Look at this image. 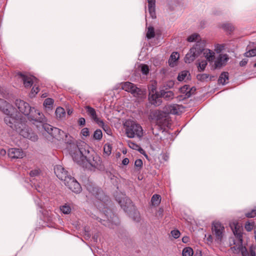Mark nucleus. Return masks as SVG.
Wrapping results in <instances>:
<instances>
[{
  "instance_id": "15",
  "label": "nucleus",
  "mask_w": 256,
  "mask_h": 256,
  "mask_svg": "<svg viewBox=\"0 0 256 256\" xmlns=\"http://www.w3.org/2000/svg\"><path fill=\"white\" fill-rule=\"evenodd\" d=\"M236 238L238 239V241L240 243H242V228L238 224H233L232 225L230 226Z\"/></svg>"
},
{
  "instance_id": "49",
  "label": "nucleus",
  "mask_w": 256,
  "mask_h": 256,
  "mask_svg": "<svg viewBox=\"0 0 256 256\" xmlns=\"http://www.w3.org/2000/svg\"><path fill=\"white\" fill-rule=\"evenodd\" d=\"M40 173V169H34L32 170L30 172V175L31 177H34L38 176Z\"/></svg>"
},
{
  "instance_id": "62",
  "label": "nucleus",
  "mask_w": 256,
  "mask_h": 256,
  "mask_svg": "<svg viewBox=\"0 0 256 256\" xmlns=\"http://www.w3.org/2000/svg\"><path fill=\"white\" fill-rule=\"evenodd\" d=\"M250 256H256L255 252L252 250H250Z\"/></svg>"
},
{
  "instance_id": "18",
  "label": "nucleus",
  "mask_w": 256,
  "mask_h": 256,
  "mask_svg": "<svg viewBox=\"0 0 256 256\" xmlns=\"http://www.w3.org/2000/svg\"><path fill=\"white\" fill-rule=\"evenodd\" d=\"M160 98V94H158L156 93L151 94V92H150L148 94V100L152 104L156 106L160 105L162 104V101Z\"/></svg>"
},
{
  "instance_id": "64",
  "label": "nucleus",
  "mask_w": 256,
  "mask_h": 256,
  "mask_svg": "<svg viewBox=\"0 0 256 256\" xmlns=\"http://www.w3.org/2000/svg\"><path fill=\"white\" fill-rule=\"evenodd\" d=\"M224 46H222L221 48V46L220 45H218L216 47V49L218 50H219L220 51L222 50V48H223Z\"/></svg>"
},
{
  "instance_id": "43",
  "label": "nucleus",
  "mask_w": 256,
  "mask_h": 256,
  "mask_svg": "<svg viewBox=\"0 0 256 256\" xmlns=\"http://www.w3.org/2000/svg\"><path fill=\"white\" fill-rule=\"evenodd\" d=\"M61 211L64 214H68L71 212V208L70 206L64 205L60 208Z\"/></svg>"
},
{
  "instance_id": "45",
  "label": "nucleus",
  "mask_w": 256,
  "mask_h": 256,
  "mask_svg": "<svg viewBox=\"0 0 256 256\" xmlns=\"http://www.w3.org/2000/svg\"><path fill=\"white\" fill-rule=\"evenodd\" d=\"M245 56L246 57L249 56H256V48L250 50H249L248 52H246L245 54Z\"/></svg>"
},
{
  "instance_id": "26",
  "label": "nucleus",
  "mask_w": 256,
  "mask_h": 256,
  "mask_svg": "<svg viewBox=\"0 0 256 256\" xmlns=\"http://www.w3.org/2000/svg\"><path fill=\"white\" fill-rule=\"evenodd\" d=\"M228 80V72H222L218 80V82L219 84L224 85L228 83L226 80Z\"/></svg>"
},
{
  "instance_id": "29",
  "label": "nucleus",
  "mask_w": 256,
  "mask_h": 256,
  "mask_svg": "<svg viewBox=\"0 0 256 256\" xmlns=\"http://www.w3.org/2000/svg\"><path fill=\"white\" fill-rule=\"evenodd\" d=\"M161 201V196L159 194H155L152 196L151 198V202L152 205L158 206Z\"/></svg>"
},
{
  "instance_id": "3",
  "label": "nucleus",
  "mask_w": 256,
  "mask_h": 256,
  "mask_svg": "<svg viewBox=\"0 0 256 256\" xmlns=\"http://www.w3.org/2000/svg\"><path fill=\"white\" fill-rule=\"evenodd\" d=\"M0 110L6 115L4 118L5 123L13 130H15L24 118L14 114L15 108L10 104L0 98Z\"/></svg>"
},
{
  "instance_id": "57",
  "label": "nucleus",
  "mask_w": 256,
  "mask_h": 256,
  "mask_svg": "<svg viewBox=\"0 0 256 256\" xmlns=\"http://www.w3.org/2000/svg\"><path fill=\"white\" fill-rule=\"evenodd\" d=\"M81 134L84 136H87L89 135V130L88 128H85L82 130Z\"/></svg>"
},
{
  "instance_id": "39",
  "label": "nucleus",
  "mask_w": 256,
  "mask_h": 256,
  "mask_svg": "<svg viewBox=\"0 0 256 256\" xmlns=\"http://www.w3.org/2000/svg\"><path fill=\"white\" fill-rule=\"evenodd\" d=\"M180 106L176 104H174L170 106V112L172 114H178V110L180 109Z\"/></svg>"
},
{
  "instance_id": "22",
  "label": "nucleus",
  "mask_w": 256,
  "mask_h": 256,
  "mask_svg": "<svg viewBox=\"0 0 256 256\" xmlns=\"http://www.w3.org/2000/svg\"><path fill=\"white\" fill-rule=\"evenodd\" d=\"M194 50L195 48H190V52L186 54L184 58V62L186 63L192 62L198 56L194 52Z\"/></svg>"
},
{
  "instance_id": "14",
  "label": "nucleus",
  "mask_w": 256,
  "mask_h": 256,
  "mask_svg": "<svg viewBox=\"0 0 256 256\" xmlns=\"http://www.w3.org/2000/svg\"><path fill=\"white\" fill-rule=\"evenodd\" d=\"M156 126L160 128V130H162L164 128L168 126V120L164 114L158 112L156 114Z\"/></svg>"
},
{
  "instance_id": "58",
  "label": "nucleus",
  "mask_w": 256,
  "mask_h": 256,
  "mask_svg": "<svg viewBox=\"0 0 256 256\" xmlns=\"http://www.w3.org/2000/svg\"><path fill=\"white\" fill-rule=\"evenodd\" d=\"M149 93L150 92L151 94H155L156 92V87L154 86H152L148 87Z\"/></svg>"
},
{
  "instance_id": "63",
  "label": "nucleus",
  "mask_w": 256,
  "mask_h": 256,
  "mask_svg": "<svg viewBox=\"0 0 256 256\" xmlns=\"http://www.w3.org/2000/svg\"><path fill=\"white\" fill-rule=\"evenodd\" d=\"M194 256H202L201 252H196Z\"/></svg>"
},
{
  "instance_id": "60",
  "label": "nucleus",
  "mask_w": 256,
  "mask_h": 256,
  "mask_svg": "<svg viewBox=\"0 0 256 256\" xmlns=\"http://www.w3.org/2000/svg\"><path fill=\"white\" fill-rule=\"evenodd\" d=\"M248 60L246 59L242 60L240 62V66H246V64L248 63Z\"/></svg>"
},
{
  "instance_id": "2",
  "label": "nucleus",
  "mask_w": 256,
  "mask_h": 256,
  "mask_svg": "<svg viewBox=\"0 0 256 256\" xmlns=\"http://www.w3.org/2000/svg\"><path fill=\"white\" fill-rule=\"evenodd\" d=\"M15 104L20 112L28 116L30 121L44 123L46 122V118L42 112L21 100H16Z\"/></svg>"
},
{
  "instance_id": "56",
  "label": "nucleus",
  "mask_w": 256,
  "mask_h": 256,
  "mask_svg": "<svg viewBox=\"0 0 256 256\" xmlns=\"http://www.w3.org/2000/svg\"><path fill=\"white\" fill-rule=\"evenodd\" d=\"M134 166L136 167L141 168L142 166V161L141 159H138L135 161Z\"/></svg>"
},
{
  "instance_id": "37",
  "label": "nucleus",
  "mask_w": 256,
  "mask_h": 256,
  "mask_svg": "<svg viewBox=\"0 0 256 256\" xmlns=\"http://www.w3.org/2000/svg\"><path fill=\"white\" fill-rule=\"evenodd\" d=\"M102 133L100 130L97 129L94 131L93 135V138L98 140H100L102 139Z\"/></svg>"
},
{
  "instance_id": "35",
  "label": "nucleus",
  "mask_w": 256,
  "mask_h": 256,
  "mask_svg": "<svg viewBox=\"0 0 256 256\" xmlns=\"http://www.w3.org/2000/svg\"><path fill=\"white\" fill-rule=\"evenodd\" d=\"M178 58H179V54L178 52H172L171 54L170 58H169V60H168L170 64L171 65L172 63V62H176L178 59Z\"/></svg>"
},
{
  "instance_id": "30",
  "label": "nucleus",
  "mask_w": 256,
  "mask_h": 256,
  "mask_svg": "<svg viewBox=\"0 0 256 256\" xmlns=\"http://www.w3.org/2000/svg\"><path fill=\"white\" fill-rule=\"evenodd\" d=\"M128 144L129 147L133 150H138L140 152H141L142 150L143 151V150L140 148V146L139 145L136 144V143L131 140H128Z\"/></svg>"
},
{
  "instance_id": "9",
  "label": "nucleus",
  "mask_w": 256,
  "mask_h": 256,
  "mask_svg": "<svg viewBox=\"0 0 256 256\" xmlns=\"http://www.w3.org/2000/svg\"><path fill=\"white\" fill-rule=\"evenodd\" d=\"M229 58L227 54H220L216 58L214 64L212 66L214 69H220L225 66Z\"/></svg>"
},
{
  "instance_id": "33",
  "label": "nucleus",
  "mask_w": 256,
  "mask_h": 256,
  "mask_svg": "<svg viewBox=\"0 0 256 256\" xmlns=\"http://www.w3.org/2000/svg\"><path fill=\"white\" fill-rule=\"evenodd\" d=\"M200 36L198 34H194L189 36L187 40L189 42H199V40H200Z\"/></svg>"
},
{
  "instance_id": "21",
  "label": "nucleus",
  "mask_w": 256,
  "mask_h": 256,
  "mask_svg": "<svg viewBox=\"0 0 256 256\" xmlns=\"http://www.w3.org/2000/svg\"><path fill=\"white\" fill-rule=\"evenodd\" d=\"M147 1L148 2V10L152 18H156V0H147Z\"/></svg>"
},
{
  "instance_id": "44",
  "label": "nucleus",
  "mask_w": 256,
  "mask_h": 256,
  "mask_svg": "<svg viewBox=\"0 0 256 256\" xmlns=\"http://www.w3.org/2000/svg\"><path fill=\"white\" fill-rule=\"evenodd\" d=\"M210 75L206 74H198L197 75V78L200 81L206 80L209 77Z\"/></svg>"
},
{
  "instance_id": "23",
  "label": "nucleus",
  "mask_w": 256,
  "mask_h": 256,
  "mask_svg": "<svg viewBox=\"0 0 256 256\" xmlns=\"http://www.w3.org/2000/svg\"><path fill=\"white\" fill-rule=\"evenodd\" d=\"M204 56L210 62H212L214 58L215 53L209 49H205L203 52Z\"/></svg>"
},
{
  "instance_id": "40",
  "label": "nucleus",
  "mask_w": 256,
  "mask_h": 256,
  "mask_svg": "<svg viewBox=\"0 0 256 256\" xmlns=\"http://www.w3.org/2000/svg\"><path fill=\"white\" fill-rule=\"evenodd\" d=\"M180 91L182 93H186V96L188 97H190V90L189 86L185 85L180 88Z\"/></svg>"
},
{
  "instance_id": "25",
  "label": "nucleus",
  "mask_w": 256,
  "mask_h": 256,
  "mask_svg": "<svg viewBox=\"0 0 256 256\" xmlns=\"http://www.w3.org/2000/svg\"><path fill=\"white\" fill-rule=\"evenodd\" d=\"M160 94L161 98H163L167 100L172 99L174 96V94L172 91L166 92L164 90H161Z\"/></svg>"
},
{
  "instance_id": "42",
  "label": "nucleus",
  "mask_w": 256,
  "mask_h": 256,
  "mask_svg": "<svg viewBox=\"0 0 256 256\" xmlns=\"http://www.w3.org/2000/svg\"><path fill=\"white\" fill-rule=\"evenodd\" d=\"M208 63L206 60H202L201 61L198 66V70L200 72L204 71L207 66Z\"/></svg>"
},
{
  "instance_id": "55",
  "label": "nucleus",
  "mask_w": 256,
  "mask_h": 256,
  "mask_svg": "<svg viewBox=\"0 0 256 256\" xmlns=\"http://www.w3.org/2000/svg\"><path fill=\"white\" fill-rule=\"evenodd\" d=\"M240 248H241V250H240V252L242 254V256H248V253L246 248L245 246H241Z\"/></svg>"
},
{
  "instance_id": "10",
  "label": "nucleus",
  "mask_w": 256,
  "mask_h": 256,
  "mask_svg": "<svg viewBox=\"0 0 256 256\" xmlns=\"http://www.w3.org/2000/svg\"><path fill=\"white\" fill-rule=\"evenodd\" d=\"M54 173L56 176L61 180L64 182L66 179L70 176L68 172L60 165H56L54 168Z\"/></svg>"
},
{
  "instance_id": "27",
  "label": "nucleus",
  "mask_w": 256,
  "mask_h": 256,
  "mask_svg": "<svg viewBox=\"0 0 256 256\" xmlns=\"http://www.w3.org/2000/svg\"><path fill=\"white\" fill-rule=\"evenodd\" d=\"M97 124L100 127H102L103 130L108 134L111 135L112 134V131L110 128V127L108 125L104 123L103 120H100L98 122Z\"/></svg>"
},
{
  "instance_id": "19",
  "label": "nucleus",
  "mask_w": 256,
  "mask_h": 256,
  "mask_svg": "<svg viewBox=\"0 0 256 256\" xmlns=\"http://www.w3.org/2000/svg\"><path fill=\"white\" fill-rule=\"evenodd\" d=\"M84 108L88 115L96 124L100 120L98 118L96 111L94 108L90 106H84Z\"/></svg>"
},
{
  "instance_id": "16",
  "label": "nucleus",
  "mask_w": 256,
  "mask_h": 256,
  "mask_svg": "<svg viewBox=\"0 0 256 256\" xmlns=\"http://www.w3.org/2000/svg\"><path fill=\"white\" fill-rule=\"evenodd\" d=\"M50 136L58 140H60L61 139H62L64 136L67 137L68 134L61 130L57 128L54 127L50 132Z\"/></svg>"
},
{
  "instance_id": "28",
  "label": "nucleus",
  "mask_w": 256,
  "mask_h": 256,
  "mask_svg": "<svg viewBox=\"0 0 256 256\" xmlns=\"http://www.w3.org/2000/svg\"><path fill=\"white\" fill-rule=\"evenodd\" d=\"M55 113L58 118H64L66 115L65 110L62 107L57 108Z\"/></svg>"
},
{
  "instance_id": "7",
  "label": "nucleus",
  "mask_w": 256,
  "mask_h": 256,
  "mask_svg": "<svg viewBox=\"0 0 256 256\" xmlns=\"http://www.w3.org/2000/svg\"><path fill=\"white\" fill-rule=\"evenodd\" d=\"M121 86L123 90L130 92L134 96H139L142 94V90L134 84L130 82H122Z\"/></svg>"
},
{
  "instance_id": "54",
  "label": "nucleus",
  "mask_w": 256,
  "mask_h": 256,
  "mask_svg": "<svg viewBox=\"0 0 256 256\" xmlns=\"http://www.w3.org/2000/svg\"><path fill=\"white\" fill-rule=\"evenodd\" d=\"M254 226L252 222H248L246 224L245 228L248 232H250L253 229Z\"/></svg>"
},
{
  "instance_id": "61",
  "label": "nucleus",
  "mask_w": 256,
  "mask_h": 256,
  "mask_svg": "<svg viewBox=\"0 0 256 256\" xmlns=\"http://www.w3.org/2000/svg\"><path fill=\"white\" fill-rule=\"evenodd\" d=\"M129 163V160L128 158H124L122 161V164L124 165H127Z\"/></svg>"
},
{
  "instance_id": "46",
  "label": "nucleus",
  "mask_w": 256,
  "mask_h": 256,
  "mask_svg": "<svg viewBox=\"0 0 256 256\" xmlns=\"http://www.w3.org/2000/svg\"><path fill=\"white\" fill-rule=\"evenodd\" d=\"M104 152L109 155L111 154L112 146L110 144H106L104 146Z\"/></svg>"
},
{
  "instance_id": "38",
  "label": "nucleus",
  "mask_w": 256,
  "mask_h": 256,
  "mask_svg": "<svg viewBox=\"0 0 256 256\" xmlns=\"http://www.w3.org/2000/svg\"><path fill=\"white\" fill-rule=\"evenodd\" d=\"M54 102V100L52 98H47L44 100L43 104L46 108H51Z\"/></svg>"
},
{
  "instance_id": "20",
  "label": "nucleus",
  "mask_w": 256,
  "mask_h": 256,
  "mask_svg": "<svg viewBox=\"0 0 256 256\" xmlns=\"http://www.w3.org/2000/svg\"><path fill=\"white\" fill-rule=\"evenodd\" d=\"M118 202L125 212H128V208L132 206L131 200L128 198H124L119 200Z\"/></svg>"
},
{
  "instance_id": "48",
  "label": "nucleus",
  "mask_w": 256,
  "mask_h": 256,
  "mask_svg": "<svg viewBox=\"0 0 256 256\" xmlns=\"http://www.w3.org/2000/svg\"><path fill=\"white\" fill-rule=\"evenodd\" d=\"M246 217L252 218L256 216V209L252 210L250 212H248L245 214Z\"/></svg>"
},
{
  "instance_id": "12",
  "label": "nucleus",
  "mask_w": 256,
  "mask_h": 256,
  "mask_svg": "<svg viewBox=\"0 0 256 256\" xmlns=\"http://www.w3.org/2000/svg\"><path fill=\"white\" fill-rule=\"evenodd\" d=\"M87 190L96 198L100 200H103L104 198L105 195L103 191L96 186H93L91 185L86 186Z\"/></svg>"
},
{
  "instance_id": "1",
  "label": "nucleus",
  "mask_w": 256,
  "mask_h": 256,
  "mask_svg": "<svg viewBox=\"0 0 256 256\" xmlns=\"http://www.w3.org/2000/svg\"><path fill=\"white\" fill-rule=\"evenodd\" d=\"M66 149L72 158L73 160L86 169L94 170L96 169L102 170L104 168L101 158L98 156H93L92 160H88L84 156L80 148L74 140H70L66 143Z\"/></svg>"
},
{
  "instance_id": "34",
  "label": "nucleus",
  "mask_w": 256,
  "mask_h": 256,
  "mask_svg": "<svg viewBox=\"0 0 256 256\" xmlns=\"http://www.w3.org/2000/svg\"><path fill=\"white\" fill-rule=\"evenodd\" d=\"M221 28L226 32H232L234 30V26L230 23L223 24Z\"/></svg>"
},
{
  "instance_id": "11",
  "label": "nucleus",
  "mask_w": 256,
  "mask_h": 256,
  "mask_svg": "<svg viewBox=\"0 0 256 256\" xmlns=\"http://www.w3.org/2000/svg\"><path fill=\"white\" fill-rule=\"evenodd\" d=\"M18 74L22 78L24 86L26 88H30L34 84L37 82V78L34 76L24 74L21 72Z\"/></svg>"
},
{
  "instance_id": "24",
  "label": "nucleus",
  "mask_w": 256,
  "mask_h": 256,
  "mask_svg": "<svg viewBox=\"0 0 256 256\" xmlns=\"http://www.w3.org/2000/svg\"><path fill=\"white\" fill-rule=\"evenodd\" d=\"M192 48H195L194 51L197 55L199 56L202 52H204L205 49L204 48V45L203 42H197L195 46Z\"/></svg>"
},
{
  "instance_id": "51",
  "label": "nucleus",
  "mask_w": 256,
  "mask_h": 256,
  "mask_svg": "<svg viewBox=\"0 0 256 256\" xmlns=\"http://www.w3.org/2000/svg\"><path fill=\"white\" fill-rule=\"evenodd\" d=\"M42 126L44 130L47 132L50 135V132H52V130L53 129L54 127L48 124H44L42 125Z\"/></svg>"
},
{
  "instance_id": "59",
  "label": "nucleus",
  "mask_w": 256,
  "mask_h": 256,
  "mask_svg": "<svg viewBox=\"0 0 256 256\" xmlns=\"http://www.w3.org/2000/svg\"><path fill=\"white\" fill-rule=\"evenodd\" d=\"M78 124L80 126H84L86 124V120L84 118H80L78 119Z\"/></svg>"
},
{
  "instance_id": "32",
  "label": "nucleus",
  "mask_w": 256,
  "mask_h": 256,
  "mask_svg": "<svg viewBox=\"0 0 256 256\" xmlns=\"http://www.w3.org/2000/svg\"><path fill=\"white\" fill-rule=\"evenodd\" d=\"M155 36L154 29L152 26H150L148 28L146 36L148 38L150 39Z\"/></svg>"
},
{
  "instance_id": "47",
  "label": "nucleus",
  "mask_w": 256,
  "mask_h": 256,
  "mask_svg": "<svg viewBox=\"0 0 256 256\" xmlns=\"http://www.w3.org/2000/svg\"><path fill=\"white\" fill-rule=\"evenodd\" d=\"M40 91V88L38 86H36V84H35L34 86L32 87L31 92H30V95L31 96H34L38 92Z\"/></svg>"
},
{
  "instance_id": "36",
  "label": "nucleus",
  "mask_w": 256,
  "mask_h": 256,
  "mask_svg": "<svg viewBox=\"0 0 256 256\" xmlns=\"http://www.w3.org/2000/svg\"><path fill=\"white\" fill-rule=\"evenodd\" d=\"M241 246H242V243H240L238 241V246H232L230 249L233 253L238 254L240 252Z\"/></svg>"
},
{
  "instance_id": "52",
  "label": "nucleus",
  "mask_w": 256,
  "mask_h": 256,
  "mask_svg": "<svg viewBox=\"0 0 256 256\" xmlns=\"http://www.w3.org/2000/svg\"><path fill=\"white\" fill-rule=\"evenodd\" d=\"M171 234L174 238H178L180 236V232L178 230H174L171 231Z\"/></svg>"
},
{
  "instance_id": "8",
  "label": "nucleus",
  "mask_w": 256,
  "mask_h": 256,
  "mask_svg": "<svg viewBox=\"0 0 256 256\" xmlns=\"http://www.w3.org/2000/svg\"><path fill=\"white\" fill-rule=\"evenodd\" d=\"M64 182V184L74 192L78 194L82 191L80 184L74 178L71 176H69V178H67Z\"/></svg>"
},
{
  "instance_id": "53",
  "label": "nucleus",
  "mask_w": 256,
  "mask_h": 256,
  "mask_svg": "<svg viewBox=\"0 0 256 256\" xmlns=\"http://www.w3.org/2000/svg\"><path fill=\"white\" fill-rule=\"evenodd\" d=\"M174 84V82L173 80H169L166 82V83L164 84V87L166 89L171 88H173Z\"/></svg>"
},
{
  "instance_id": "31",
  "label": "nucleus",
  "mask_w": 256,
  "mask_h": 256,
  "mask_svg": "<svg viewBox=\"0 0 256 256\" xmlns=\"http://www.w3.org/2000/svg\"><path fill=\"white\" fill-rule=\"evenodd\" d=\"M193 254V250L190 247L184 248L182 252V256H192Z\"/></svg>"
},
{
  "instance_id": "13",
  "label": "nucleus",
  "mask_w": 256,
  "mask_h": 256,
  "mask_svg": "<svg viewBox=\"0 0 256 256\" xmlns=\"http://www.w3.org/2000/svg\"><path fill=\"white\" fill-rule=\"evenodd\" d=\"M8 156L13 159L22 158L26 154L22 148H11L8 150Z\"/></svg>"
},
{
  "instance_id": "6",
  "label": "nucleus",
  "mask_w": 256,
  "mask_h": 256,
  "mask_svg": "<svg viewBox=\"0 0 256 256\" xmlns=\"http://www.w3.org/2000/svg\"><path fill=\"white\" fill-rule=\"evenodd\" d=\"M126 134L130 138H140L143 136V130L140 124L134 122H130L127 123Z\"/></svg>"
},
{
  "instance_id": "41",
  "label": "nucleus",
  "mask_w": 256,
  "mask_h": 256,
  "mask_svg": "<svg viewBox=\"0 0 256 256\" xmlns=\"http://www.w3.org/2000/svg\"><path fill=\"white\" fill-rule=\"evenodd\" d=\"M188 73V72L186 70L182 72L178 75V80L180 82L184 80Z\"/></svg>"
},
{
  "instance_id": "17",
  "label": "nucleus",
  "mask_w": 256,
  "mask_h": 256,
  "mask_svg": "<svg viewBox=\"0 0 256 256\" xmlns=\"http://www.w3.org/2000/svg\"><path fill=\"white\" fill-rule=\"evenodd\" d=\"M112 216H110V219L108 218H107V220H102L101 218H98L97 220H98L103 225L106 226H108L110 228H114V226H116V224H114L113 222L115 219H116L117 218L114 216V214H112Z\"/></svg>"
},
{
  "instance_id": "4",
  "label": "nucleus",
  "mask_w": 256,
  "mask_h": 256,
  "mask_svg": "<svg viewBox=\"0 0 256 256\" xmlns=\"http://www.w3.org/2000/svg\"><path fill=\"white\" fill-rule=\"evenodd\" d=\"M212 234L208 238V240L212 242L213 238L218 242H221L225 234L224 225L218 221H214L212 224Z\"/></svg>"
},
{
  "instance_id": "50",
  "label": "nucleus",
  "mask_w": 256,
  "mask_h": 256,
  "mask_svg": "<svg viewBox=\"0 0 256 256\" xmlns=\"http://www.w3.org/2000/svg\"><path fill=\"white\" fill-rule=\"evenodd\" d=\"M141 72L144 74H147L149 72V68L146 64H142L141 66Z\"/></svg>"
},
{
  "instance_id": "5",
  "label": "nucleus",
  "mask_w": 256,
  "mask_h": 256,
  "mask_svg": "<svg viewBox=\"0 0 256 256\" xmlns=\"http://www.w3.org/2000/svg\"><path fill=\"white\" fill-rule=\"evenodd\" d=\"M24 118L14 130L24 138L30 139L34 142L37 140L38 139V136L32 131L31 128L28 126Z\"/></svg>"
}]
</instances>
